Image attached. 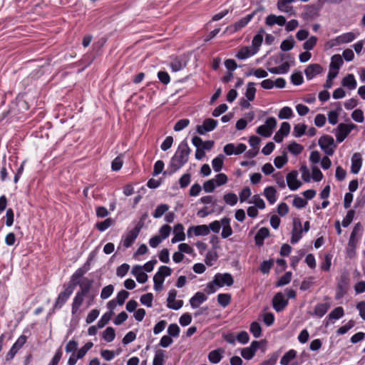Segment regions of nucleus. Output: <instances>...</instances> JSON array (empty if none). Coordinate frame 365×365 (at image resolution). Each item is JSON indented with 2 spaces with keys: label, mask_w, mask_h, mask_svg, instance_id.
<instances>
[{
  "label": "nucleus",
  "mask_w": 365,
  "mask_h": 365,
  "mask_svg": "<svg viewBox=\"0 0 365 365\" xmlns=\"http://www.w3.org/2000/svg\"><path fill=\"white\" fill-rule=\"evenodd\" d=\"M190 124V120L187 118H182L176 122L174 125V130L176 132H179L182 130Z\"/></svg>",
  "instance_id": "obj_60"
},
{
  "label": "nucleus",
  "mask_w": 365,
  "mask_h": 365,
  "mask_svg": "<svg viewBox=\"0 0 365 365\" xmlns=\"http://www.w3.org/2000/svg\"><path fill=\"white\" fill-rule=\"evenodd\" d=\"M297 356V351L294 349H290L287 351L281 358V365H288L289 362L294 359Z\"/></svg>",
  "instance_id": "obj_34"
},
{
  "label": "nucleus",
  "mask_w": 365,
  "mask_h": 365,
  "mask_svg": "<svg viewBox=\"0 0 365 365\" xmlns=\"http://www.w3.org/2000/svg\"><path fill=\"white\" fill-rule=\"evenodd\" d=\"M172 274V269L168 266H160L158 272L153 276V279L164 282L165 278Z\"/></svg>",
  "instance_id": "obj_19"
},
{
  "label": "nucleus",
  "mask_w": 365,
  "mask_h": 365,
  "mask_svg": "<svg viewBox=\"0 0 365 365\" xmlns=\"http://www.w3.org/2000/svg\"><path fill=\"white\" fill-rule=\"evenodd\" d=\"M63 287L65 288L64 291L58 294L55 301L53 309H61L73 292L71 289L66 288V285H63Z\"/></svg>",
  "instance_id": "obj_11"
},
{
  "label": "nucleus",
  "mask_w": 365,
  "mask_h": 365,
  "mask_svg": "<svg viewBox=\"0 0 365 365\" xmlns=\"http://www.w3.org/2000/svg\"><path fill=\"white\" fill-rule=\"evenodd\" d=\"M288 299L282 292H277L272 299V307L277 312H282L288 305Z\"/></svg>",
  "instance_id": "obj_9"
},
{
  "label": "nucleus",
  "mask_w": 365,
  "mask_h": 365,
  "mask_svg": "<svg viewBox=\"0 0 365 365\" xmlns=\"http://www.w3.org/2000/svg\"><path fill=\"white\" fill-rule=\"evenodd\" d=\"M344 315V310L342 307H337L334 308L331 312L328 314L327 317V319H328L330 321L332 320H338L343 317Z\"/></svg>",
  "instance_id": "obj_33"
},
{
  "label": "nucleus",
  "mask_w": 365,
  "mask_h": 365,
  "mask_svg": "<svg viewBox=\"0 0 365 365\" xmlns=\"http://www.w3.org/2000/svg\"><path fill=\"white\" fill-rule=\"evenodd\" d=\"M256 88L255 83L253 82H249L247 85L245 96L248 101H254L255 98Z\"/></svg>",
  "instance_id": "obj_39"
},
{
  "label": "nucleus",
  "mask_w": 365,
  "mask_h": 365,
  "mask_svg": "<svg viewBox=\"0 0 365 365\" xmlns=\"http://www.w3.org/2000/svg\"><path fill=\"white\" fill-rule=\"evenodd\" d=\"M234 278L230 273H217L213 277V283H215L218 288L225 286L231 287L234 284Z\"/></svg>",
  "instance_id": "obj_6"
},
{
  "label": "nucleus",
  "mask_w": 365,
  "mask_h": 365,
  "mask_svg": "<svg viewBox=\"0 0 365 365\" xmlns=\"http://www.w3.org/2000/svg\"><path fill=\"white\" fill-rule=\"evenodd\" d=\"M192 145L197 144L205 151L211 150L215 143L213 140L203 141L200 137L195 135L192 138Z\"/></svg>",
  "instance_id": "obj_22"
},
{
  "label": "nucleus",
  "mask_w": 365,
  "mask_h": 365,
  "mask_svg": "<svg viewBox=\"0 0 365 365\" xmlns=\"http://www.w3.org/2000/svg\"><path fill=\"white\" fill-rule=\"evenodd\" d=\"M330 306L328 303H319L314 307L313 315L318 317H322L329 310Z\"/></svg>",
  "instance_id": "obj_31"
},
{
  "label": "nucleus",
  "mask_w": 365,
  "mask_h": 365,
  "mask_svg": "<svg viewBox=\"0 0 365 365\" xmlns=\"http://www.w3.org/2000/svg\"><path fill=\"white\" fill-rule=\"evenodd\" d=\"M140 225H135V227L128 231L125 236L123 237V245L125 248L132 246L140 232Z\"/></svg>",
  "instance_id": "obj_8"
},
{
  "label": "nucleus",
  "mask_w": 365,
  "mask_h": 365,
  "mask_svg": "<svg viewBox=\"0 0 365 365\" xmlns=\"http://www.w3.org/2000/svg\"><path fill=\"white\" fill-rule=\"evenodd\" d=\"M165 361V351L162 349L155 351L153 365H163Z\"/></svg>",
  "instance_id": "obj_44"
},
{
  "label": "nucleus",
  "mask_w": 365,
  "mask_h": 365,
  "mask_svg": "<svg viewBox=\"0 0 365 365\" xmlns=\"http://www.w3.org/2000/svg\"><path fill=\"white\" fill-rule=\"evenodd\" d=\"M92 260V253L90 254L89 257L87 259V261L83 264V265L79 267L76 271L78 274L83 275L90 270L91 269V262Z\"/></svg>",
  "instance_id": "obj_58"
},
{
  "label": "nucleus",
  "mask_w": 365,
  "mask_h": 365,
  "mask_svg": "<svg viewBox=\"0 0 365 365\" xmlns=\"http://www.w3.org/2000/svg\"><path fill=\"white\" fill-rule=\"evenodd\" d=\"M180 329L177 324H170L168 327V335L170 337H178L180 334Z\"/></svg>",
  "instance_id": "obj_57"
},
{
  "label": "nucleus",
  "mask_w": 365,
  "mask_h": 365,
  "mask_svg": "<svg viewBox=\"0 0 365 365\" xmlns=\"http://www.w3.org/2000/svg\"><path fill=\"white\" fill-rule=\"evenodd\" d=\"M341 84L349 90H354L356 88L357 82L354 74L349 73L342 79Z\"/></svg>",
  "instance_id": "obj_28"
},
{
  "label": "nucleus",
  "mask_w": 365,
  "mask_h": 365,
  "mask_svg": "<svg viewBox=\"0 0 365 365\" xmlns=\"http://www.w3.org/2000/svg\"><path fill=\"white\" fill-rule=\"evenodd\" d=\"M207 299V296L201 292H196L190 299V304L192 309L197 308L201 304Z\"/></svg>",
  "instance_id": "obj_21"
},
{
  "label": "nucleus",
  "mask_w": 365,
  "mask_h": 365,
  "mask_svg": "<svg viewBox=\"0 0 365 365\" xmlns=\"http://www.w3.org/2000/svg\"><path fill=\"white\" fill-rule=\"evenodd\" d=\"M26 340L27 337L25 335H21L15 341V343L12 345L11 348L8 352L6 356L7 359H13L18 352V351L20 349H21L22 346L25 344Z\"/></svg>",
  "instance_id": "obj_15"
},
{
  "label": "nucleus",
  "mask_w": 365,
  "mask_h": 365,
  "mask_svg": "<svg viewBox=\"0 0 365 365\" xmlns=\"http://www.w3.org/2000/svg\"><path fill=\"white\" fill-rule=\"evenodd\" d=\"M318 143L326 155H332L334 154L336 145L332 136L324 135L319 139Z\"/></svg>",
  "instance_id": "obj_4"
},
{
  "label": "nucleus",
  "mask_w": 365,
  "mask_h": 365,
  "mask_svg": "<svg viewBox=\"0 0 365 365\" xmlns=\"http://www.w3.org/2000/svg\"><path fill=\"white\" fill-rule=\"evenodd\" d=\"M287 149L293 155H297L302 152L304 147L295 141H292L289 144Z\"/></svg>",
  "instance_id": "obj_47"
},
{
  "label": "nucleus",
  "mask_w": 365,
  "mask_h": 365,
  "mask_svg": "<svg viewBox=\"0 0 365 365\" xmlns=\"http://www.w3.org/2000/svg\"><path fill=\"white\" fill-rule=\"evenodd\" d=\"M115 331L112 327H107L103 332V338L107 342H111L115 339Z\"/></svg>",
  "instance_id": "obj_42"
},
{
  "label": "nucleus",
  "mask_w": 365,
  "mask_h": 365,
  "mask_svg": "<svg viewBox=\"0 0 365 365\" xmlns=\"http://www.w3.org/2000/svg\"><path fill=\"white\" fill-rule=\"evenodd\" d=\"M290 81L295 86L301 85L303 81V76L301 71H296L290 76Z\"/></svg>",
  "instance_id": "obj_51"
},
{
  "label": "nucleus",
  "mask_w": 365,
  "mask_h": 365,
  "mask_svg": "<svg viewBox=\"0 0 365 365\" xmlns=\"http://www.w3.org/2000/svg\"><path fill=\"white\" fill-rule=\"evenodd\" d=\"M277 126V120L274 117H269L266 119L265 123L257 127L256 132L264 138H269L272 134L273 130Z\"/></svg>",
  "instance_id": "obj_3"
},
{
  "label": "nucleus",
  "mask_w": 365,
  "mask_h": 365,
  "mask_svg": "<svg viewBox=\"0 0 365 365\" xmlns=\"http://www.w3.org/2000/svg\"><path fill=\"white\" fill-rule=\"evenodd\" d=\"M317 42V37L312 36L309 37L304 43L303 48L307 51H311L314 48Z\"/></svg>",
  "instance_id": "obj_56"
},
{
  "label": "nucleus",
  "mask_w": 365,
  "mask_h": 365,
  "mask_svg": "<svg viewBox=\"0 0 365 365\" xmlns=\"http://www.w3.org/2000/svg\"><path fill=\"white\" fill-rule=\"evenodd\" d=\"M292 279V272H287L282 276L279 277L276 283L277 287H282L288 284Z\"/></svg>",
  "instance_id": "obj_49"
},
{
  "label": "nucleus",
  "mask_w": 365,
  "mask_h": 365,
  "mask_svg": "<svg viewBox=\"0 0 365 365\" xmlns=\"http://www.w3.org/2000/svg\"><path fill=\"white\" fill-rule=\"evenodd\" d=\"M269 236V230L263 227L258 230L255 235V242L257 247H262L264 245V239Z\"/></svg>",
  "instance_id": "obj_17"
},
{
  "label": "nucleus",
  "mask_w": 365,
  "mask_h": 365,
  "mask_svg": "<svg viewBox=\"0 0 365 365\" xmlns=\"http://www.w3.org/2000/svg\"><path fill=\"white\" fill-rule=\"evenodd\" d=\"M223 199L225 203L230 206L235 205L238 200L237 195L233 192H229L224 195Z\"/></svg>",
  "instance_id": "obj_53"
},
{
  "label": "nucleus",
  "mask_w": 365,
  "mask_h": 365,
  "mask_svg": "<svg viewBox=\"0 0 365 365\" xmlns=\"http://www.w3.org/2000/svg\"><path fill=\"white\" fill-rule=\"evenodd\" d=\"M288 162L287 155L284 153L282 155L277 156L274 159V164L278 169L282 168Z\"/></svg>",
  "instance_id": "obj_54"
},
{
  "label": "nucleus",
  "mask_w": 365,
  "mask_h": 365,
  "mask_svg": "<svg viewBox=\"0 0 365 365\" xmlns=\"http://www.w3.org/2000/svg\"><path fill=\"white\" fill-rule=\"evenodd\" d=\"M307 129V126L304 123H297L294 126L292 135L295 138H300L306 133Z\"/></svg>",
  "instance_id": "obj_36"
},
{
  "label": "nucleus",
  "mask_w": 365,
  "mask_h": 365,
  "mask_svg": "<svg viewBox=\"0 0 365 365\" xmlns=\"http://www.w3.org/2000/svg\"><path fill=\"white\" fill-rule=\"evenodd\" d=\"M113 314V312L111 311L107 312L105 314H103L97 323L98 328H103L110 320Z\"/></svg>",
  "instance_id": "obj_46"
},
{
  "label": "nucleus",
  "mask_w": 365,
  "mask_h": 365,
  "mask_svg": "<svg viewBox=\"0 0 365 365\" xmlns=\"http://www.w3.org/2000/svg\"><path fill=\"white\" fill-rule=\"evenodd\" d=\"M153 295L152 293H147L142 295L140 298V302L142 304L147 307H151L153 306Z\"/></svg>",
  "instance_id": "obj_55"
},
{
  "label": "nucleus",
  "mask_w": 365,
  "mask_h": 365,
  "mask_svg": "<svg viewBox=\"0 0 365 365\" xmlns=\"http://www.w3.org/2000/svg\"><path fill=\"white\" fill-rule=\"evenodd\" d=\"M231 302V294L228 293H221L217 295V302L222 307H227Z\"/></svg>",
  "instance_id": "obj_43"
},
{
  "label": "nucleus",
  "mask_w": 365,
  "mask_h": 365,
  "mask_svg": "<svg viewBox=\"0 0 365 365\" xmlns=\"http://www.w3.org/2000/svg\"><path fill=\"white\" fill-rule=\"evenodd\" d=\"M355 325V323L353 320L349 321L345 325L341 326L336 330V334L338 335H343L348 332L351 328H353Z\"/></svg>",
  "instance_id": "obj_63"
},
{
  "label": "nucleus",
  "mask_w": 365,
  "mask_h": 365,
  "mask_svg": "<svg viewBox=\"0 0 365 365\" xmlns=\"http://www.w3.org/2000/svg\"><path fill=\"white\" fill-rule=\"evenodd\" d=\"M274 264L273 259L264 260L261 264L259 269L263 274H268Z\"/></svg>",
  "instance_id": "obj_62"
},
{
  "label": "nucleus",
  "mask_w": 365,
  "mask_h": 365,
  "mask_svg": "<svg viewBox=\"0 0 365 365\" xmlns=\"http://www.w3.org/2000/svg\"><path fill=\"white\" fill-rule=\"evenodd\" d=\"M264 195L270 205H273L277 201V190L273 186L265 187Z\"/></svg>",
  "instance_id": "obj_26"
},
{
  "label": "nucleus",
  "mask_w": 365,
  "mask_h": 365,
  "mask_svg": "<svg viewBox=\"0 0 365 365\" xmlns=\"http://www.w3.org/2000/svg\"><path fill=\"white\" fill-rule=\"evenodd\" d=\"M224 350L222 349H217L211 351L208 354V360L212 364H217L222 359Z\"/></svg>",
  "instance_id": "obj_27"
},
{
  "label": "nucleus",
  "mask_w": 365,
  "mask_h": 365,
  "mask_svg": "<svg viewBox=\"0 0 365 365\" xmlns=\"http://www.w3.org/2000/svg\"><path fill=\"white\" fill-rule=\"evenodd\" d=\"M186 67V62L182 58L177 57L170 63V68L173 72H178Z\"/></svg>",
  "instance_id": "obj_30"
},
{
  "label": "nucleus",
  "mask_w": 365,
  "mask_h": 365,
  "mask_svg": "<svg viewBox=\"0 0 365 365\" xmlns=\"http://www.w3.org/2000/svg\"><path fill=\"white\" fill-rule=\"evenodd\" d=\"M260 342L259 341H252L250 346L242 349V356L246 360L252 359L255 356V353L258 350Z\"/></svg>",
  "instance_id": "obj_12"
},
{
  "label": "nucleus",
  "mask_w": 365,
  "mask_h": 365,
  "mask_svg": "<svg viewBox=\"0 0 365 365\" xmlns=\"http://www.w3.org/2000/svg\"><path fill=\"white\" fill-rule=\"evenodd\" d=\"M93 281L87 277H84L82 283L80 284V290L77 292L78 294L83 297H86L91 291L93 286Z\"/></svg>",
  "instance_id": "obj_23"
},
{
  "label": "nucleus",
  "mask_w": 365,
  "mask_h": 365,
  "mask_svg": "<svg viewBox=\"0 0 365 365\" xmlns=\"http://www.w3.org/2000/svg\"><path fill=\"white\" fill-rule=\"evenodd\" d=\"M323 71V68L320 64H309L304 70V74L307 80H312L316 76L320 74Z\"/></svg>",
  "instance_id": "obj_16"
},
{
  "label": "nucleus",
  "mask_w": 365,
  "mask_h": 365,
  "mask_svg": "<svg viewBox=\"0 0 365 365\" xmlns=\"http://www.w3.org/2000/svg\"><path fill=\"white\" fill-rule=\"evenodd\" d=\"M169 205L167 204L158 205L152 214L153 217L157 219L161 217L169 210Z\"/></svg>",
  "instance_id": "obj_40"
},
{
  "label": "nucleus",
  "mask_w": 365,
  "mask_h": 365,
  "mask_svg": "<svg viewBox=\"0 0 365 365\" xmlns=\"http://www.w3.org/2000/svg\"><path fill=\"white\" fill-rule=\"evenodd\" d=\"M355 213V210L352 209L347 211L346 216L344 217L341 222V225L344 227H347L352 222Z\"/></svg>",
  "instance_id": "obj_50"
},
{
  "label": "nucleus",
  "mask_w": 365,
  "mask_h": 365,
  "mask_svg": "<svg viewBox=\"0 0 365 365\" xmlns=\"http://www.w3.org/2000/svg\"><path fill=\"white\" fill-rule=\"evenodd\" d=\"M84 297H85L81 295L78 292L76 294V296L74 297V298L73 299V303H72V307H71L72 314H75L78 312V310L79 309L80 307L81 306V304L83 302Z\"/></svg>",
  "instance_id": "obj_35"
},
{
  "label": "nucleus",
  "mask_w": 365,
  "mask_h": 365,
  "mask_svg": "<svg viewBox=\"0 0 365 365\" xmlns=\"http://www.w3.org/2000/svg\"><path fill=\"white\" fill-rule=\"evenodd\" d=\"M218 121L213 118H206L202 125L196 126V132L201 135H205L208 132H211L216 128Z\"/></svg>",
  "instance_id": "obj_7"
},
{
  "label": "nucleus",
  "mask_w": 365,
  "mask_h": 365,
  "mask_svg": "<svg viewBox=\"0 0 365 365\" xmlns=\"http://www.w3.org/2000/svg\"><path fill=\"white\" fill-rule=\"evenodd\" d=\"M338 71H329L327 75L326 83L324 85V88H331L333 86V80L337 76Z\"/></svg>",
  "instance_id": "obj_59"
},
{
  "label": "nucleus",
  "mask_w": 365,
  "mask_h": 365,
  "mask_svg": "<svg viewBox=\"0 0 365 365\" xmlns=\"http://www.w3.org/2000/svg\"><path fill=\"white\" fill-rule=\"evenodd\" d=\"M218 258L217 253L215 251H209L205 255V262L208 266H212L214 262Z\"/></svg>",
  "instance_id": "obj_52"
},
{
  "label": "nucleus",
  "mask_w": 365,
  "mask_h": 365,
  "mask_svg": "<svg viewBox=\"0 0 365 365\" xmlns=\"http://www.w3.org/2000/svg\"><path fill=\"white\" fill-rule=\"evenodd\" d=\"M114 290V287L112 284H109L108 286L104 287L101 292V298L103 299H106L109 298L113 294Z\"/></svg>",
  "instance_id": "obj_64"
},
{
  "label": "nucleus",
  "mask_w": 365,
  "mask_h": 365,
  "mask_svg": "<svg viewBox=\"0 0 365 365\" xmlns=\"http://www.w3.org/2000/svg\"><path fill=\"white\" fill-rule=\"evenodd\" d=\"M349 287V278L346 274H341L336 285L335 299L339 300L346 294Z\"/></svg>",
  "instance_id": "obj_5"
},
{
  "label": "nucleus",
  "mask_w": 365,
  "mask_h": 365,
  "mask_svg": "<svg viewBox=\"0 0 365 365\" xmlns=\"http://www.w3.org/2000/svg\"><path fill=\"white\" fill-rule=\"evenodd\" d=\"M209 234V227L207 225H192L187 231L188 238H191L193 236H207Z\"/></svg>",
  "instance_id": "obj_10"
},
{
  "label": "nucleus",
  "mask_w": 365,
  "mask_h": 365,
  "mask_svg": "<svg viewBox=\"0 0 365 365\" xmlns=\"http://www.w3.org/2000/svg\"><path fill=\"white\" fill-rule=\"evenodd\" d=\"M131 273L136 278V280L140 284H144L148 280V275L143 271V267L141 265L136 264L133 267Z\"/></svg>",
  "instance_id": "obj_18"
},
{
  "label": "nucleus",
  "mask_w": 365,
  "mask_h": 365,
  "mask_svg": "<svg viewBox=\"0 0 365 365\" xmlns=\"http://www.w3.org/2000/svg\"><path fill=\"white\" fill-rule=\"evenodd\" d=\"M303 232L300 220L294 219L292 230L291 243L293 245L297 243L302 238Z\"/></svg>",
  "instance_id": "obj_13"
},
{
  "label": "nucleus",
  "mask_w": 365,
  "mask_h": 365,
  "mask_svg": "<svg viewBox=\"0 0 365 365\" xmlns=\"http://www.w3.org/2000/svg\"><path fill=\"white\" fill-rule=\"evenodd\" d=\"M356 125L353 123H349L347 124L343 123H339L334 131L336 142H343L349 135L351 131L356 128Z\"/></svg>",
  "instance_id": "obj_2"
},
{
  "label": "nucleus",
  "mask_w": 365,
  "mask_h": 365,
  "mask_svg": "<svg viewBox=\"0 0 365 365\" xmlns=\"http://www.w3.org/2000/svg\"><path fill=\"white\" fill-rule=\"evenodd\" d=\"M298 172L295 170L289 172L287 175V186L291 190H296L302 185V182L297 180Z\"/></svg>",
  "instance_id": "obj_14"
},
{
  "label": "nucleus",
  "mask_w": 365,
  "mask_h": 365,
  "mask_svg": "<svg viewBox=\"0 0 365 365\" xmlns=\"http://www.w3.org/2000/svg\"><path fill=\"white\" fill-rule=\"evenodd\" d=\"M114 224V220L112 218H106L102 222H97L96 226L100 232L106 231L108 227Z\"/></svg>",
  "instance_id": "obj_45"
},
{
  "label": "nucleus",
  "mask_w": 365,
  "mask_h": 365,
  "mask_svg": "<svg viewBox=\"0 0 365 365\" xmlns=\"http://www.w3.org/2000/svg\"><path fill=\"white\" fill-rule=\"evenodd\" d=\"M83 278L84 277L81 274H78L76 270V272L71 275L70 281L66 287L68 289H71L72 292H73L75 287L76 286H80V284L82 283Z\"/></svg>",
  "instance_id": "obj_24"
},
{
  "label": "nucleus",
  "mask_w": 365,
  "mask_h": 365,
  "mask_svg": "<svg viewBox=\"0 0 365 365\" xmlns=\"http://www.w3.org/2000/svg\"><path fill=\"white\" fill-rule=\"evenodd\" d=\"M250 331L255 338H259L262 335V327L259 322H253L250 324Z\"/></svg>",
  "instance_id": "obj_41"
},
{
  "label": "nucleus",
  "mask_w": 365,
  "mask_h": 365,
  "mask_svg": "<svg viewBox=\"0 0 365 365\" xmlns=\"http://www.w3.org/2000/svg\"><path fill=\"white\" fill-rule=\"evenodd\" d=\"M351 172L353 174H358L362 165V158L359 153H355L351 159Z\"/></svg>",
  "instance_id": "obj_20"
},
{
  "label": "nucleus",
  "mask_w": 365,
  "mask_h": 365,
  "mask_svg": "<svg viewBox=\"0 0 365 365\" xmlns=\"http://www.w3.org/2000/svg\"><path fill=\"white\" fill-rule=\"evenodd\" d=\"M344 61L342 57L339 54H334L331 58L329 64V71H338L343 65Z\"/></svg>",
  "instance_id": "obj_25"
},
{
  "label": "nucleus",
  "mask_w": 365,
  "mask_h": 365,
  "mask_svg": "<svg viewBox=\"0 0 365 365\" xmlns=\"http://www.w3.org/2000/svg\"><path fill=\"white\" fill-rule=\"evenodd\" d=\"M255 54V52L253 51H251L250 47L248 46H243L242 48H240L235 56L240 60H245Z\"/></svg>",
  "instance_id": "obj_32"
},
{
  "label": "nucleus",
  "mask_w": 365,
  "mask_h": 365,
  "mask_svg": "<svg viewBox=\"0 0 365 365\" xmlns=\"http://www.w3.org/2000/svg\"><path fill=\"white\" fill-rule=\"evenodd\" d=\"M295 44L294 39L292 36H289L287 39L282 41L280 44V49L283 51H289L292 50Z\"/></svg>",
  "instance_id": "obj_37"
},
{
  "label": "nucleus",
  "mask_w": 365,
  "mask_h": 365,
  "mask_svg": "<svg viewBox=\"0 0 365 365\" xmlns=\"http://www.w3.org/2000/svg\"><path fill=\"white\" fill-rule=\"evenodd\" d=\"M280 352L279 351H275L272 353L269 359L267 360L263 361L259 365H275V364L277 361V359L279 356Z\"/></svg>",
  "instance_id": "obj_61"
},
{
  "label": "nucleus",
  "mask_w": 365,
  "mask_h": 365,
  "mask_svg": "<svg viewBox=\"0 0 365 365\" xmlns=\"http://www.w3.org/2000/svg\"><path fill=\"white\" fill-rule=\"evenodd\" d=\"M293 116V110L289 106L283 107L279 112L278 117L279 119H289Z\"/></svg>",
  "instance_id": "obj_48"
},
{
  "label": "nucleus",
  "mask_w": 365,
  "mask_h": 365,
  "mask_svg": "<svg viewBox=\"0 0 365 365\" xmlns=\"http://www.w3.org/2000/svg\"><path fill=\"white\" fill-rule=\"evenodd\" d=\"M190 152L191 150L188 146L186 139L181 141L177 150L170 159L169 164L170 171L169 175H173L187 163Z\"/></svg>",
  "instance_id": "obj_1"
},
{
  "label": "nucleus",
  "mask_w": 365,
  "mask_h": 365,
  "mask_svg": "<svg viewBox=\"0 0 365 365\" xmlns=\"http://www.w3.org/2000/svg\"><path fill=\"white\" fill-rule=\"evenodd\" d=\"M356 38V35L353 32L342 34L336 37V43H348L352 42Z\"/></svg>",
  "instance_id": "obj_29"
},
{
  "label": "nucleus",
  "mask_w": 365,
  "mask_h": 365,
  "mask_svg": "<svg viewBox=\"0 0 365 365\" xmlns=\"http://www.w3.org/2000/svg\"><path fill=\"white\" fill-rule=\"evenodd\" d=\"M224 156L222 154L218 155L212 160V168L215 172H220L223 166Z\"/></svg>",
  "instance_id": "obj_38"
}]
</instances>
